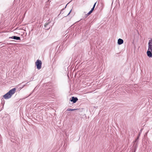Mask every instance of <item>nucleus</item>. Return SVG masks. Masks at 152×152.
<instances>
[{
  "instance_id": "1",
  "label": "nucleus",
  "mask_w": 152,
  "mask_h": 152,
  "mask_svg": "<svg viewBox=\"0 0 152 152\" xmlns=\"http://www.w3.org/2000/svg\"><path fill=\"white\" fill-rule=\"evenodd\" d=\"M16 88H14L10 90L7 93L3 96V97L5 99H7L10 98L12 95L15 92Z\"/></svg>"
},
{
  "instance_id": "2",
  "label": "nucleus",
  "mask_w": 152,
  "mask_h": 152,
  "mask_svg": "<svg viewBox=\"0 0 152 152\" xmlns=\"http://www.w3.org/2000/svg\"><path fill=\"white\" fill-rule=\"evenodd\" d=\"M42 64V62L40 60H37V61L35 62V64L37 66V68L38 69H40L41 68Z\"/></svg>"
},
{
  "instance_id": "3",
  "label": "nucleus",
  "mask_w": 152,
  "mask_h": 152,
  "mask_svg": "<svg viewBox=\"0 0 152 152\" xmlns=\"http://www.w3.org/2000/svg\"><path fill=\"white\" fill-rule=\"evenodd\" d=\"M152 51V40L151 39L149 40L148 43V50Z\"/></svg>"
},
{
  "instance_id": "4",
  "label": "nucleus",
  "mask_w": 152,
  "mask_h": 152,
  "mask_svg": "<svg viewBox=\"0 0 152 152\" xmlns=\"http://www.w3.org/2000/svg\"><path fill=\"white\" fill-rule=\"evenodd\" d=\"M78 99L77 97H75L73 96L72 98V99L70 100L71 102H72L74 103L76 102L78 100Z\"/></svg>"
},
{
  "instance_id": "5",
  "label": "nucleus",
  "mask_w": 152,
  "mask_h": 152,
  "mask_svg": "<svg viewBox=\"0 0 152 152\" xmlns=\"http://www.w3.org/2000/svg\"><path fill=\"white\" fill-rule=\"evenodd\" d=\"M9 39H12L16 40H20V37L16 36H13L12 37H9Z\"/></svg>"
},
{
  "instance_id": "6",
  "label": "nucleus",
  "mask_w": 152,
  "mask_h": 152,
  "mask_svg": "<svg viewBox=\"0 0 152 152\" xmlns=\"http://www.w3.org/2000/svg\"><path fill=\"white\" fill-rule=\"evenodd\" d=\"M152 51H151V50H148L147 53V56L149 57H152Z\"/></svg>"
},
{
  "instance_id": "7",
  "label": "nucleus",
  "mask_w": 152,
  "mask_h": 152,
  "mask_svg": "<svg viewBox=\"0 0 152 152\" xmlns=\"http://www.w3.org/2000/svg\"><path fill=\"white\" fill-rule=\"evenodd\" d=\"M123 42L124 41L122 39L120 38L118 39V43L119 45L122 44Z\"/></svg>"
},
{
  "instance_id": "8",
  "label": "nucleus",
  "mask_w": 152,
  "mask_h": 152,
  "mask_svg": "<svg viewBox=\"0 0 152 152\" xmlns=\"http://www.w3.org/2000/svg\"><path fill=\"white\" fill-rule=\"evenodd\" d=\"M51 21H48L45 24L44 26L45 28L47 27V26L50 23Z\"/></svg>"
},
{
  "instance_id": "9",
  "label": "nucleus",
  "mask_w": 152,
  "mask_h": 152,
  "mask_svg": "<svg viewBox=\"0 0 152 152\" xmlns=\"http://www.w3.org/2000/svg\"><path fill=\"white\" fill-rule=\"evenodd\" d=\"M77 110V109H71V108H68L67 110L68 111H73L76 110Z\"/></svg>"
},
{
  "instance_id": "10",
  "label": "nucleus",
  "mask_w": 152,
  "mask_h": 152,
  "mask_svg": "<svg viewBox=\"0 0 152 152\" xmlns=\"http://www.w3.org/2000/svg\"><path fill=\"white\" fill-rule=\"evenodd\" d=\"M92 12H91V11H90L87 14H86V17L87 16H88Z\"/></svg>"
},
{
  "instance_id": "11",
  "label": "nucleus",
  "mask_w": 152,
  "mask_h": 152,
  "mask_svg": "<svg viewBox=\"0 0 152 152\" xmlns=\"http://www.w3.org/2000/svg\"><path fill=\"white\" fill-rule=\"evenodd\" d=\"M94 7H93L91 9V10H90V11H91V12H92V11L94 10Z\"/></svg>"
},
{
  "instance_id": "12",
  "label": "nucleus",
  "mask_w": 152,
  "mask_h": 152,
  "mask_svg": "<svg viewBox=\"0 0 152 152\" xmlns=\"http://www.w3.org/2000/svg\"><path fill=\"white\" fill-rule=\"evenodd\" d=\"M96 3H95V4H94V5L93 6V7H94L95 8V5L96 4Z\"/></svg>"
},
{
  "instance_id": "13",
  "label": "nucleus",
  "mask_w": 152,
  "mask_h": 152,
  "mask_svg": "<svg viewBox=\"0 0 152 152\" xmlns=\"http://www.w3.org/2000/svg\"><path fill=\"white\" fill-rule=\"evenodd\" d=\"M71 11H72V10H71L70 11V12H69V13L68 14V15H67V16L68 15L70 14V12H71Z\"/></svg>"
},
{
  "instance_id": "14",
  "label": "nucleus",
  "mask_w": 152,
  "mask_h": 152,
  "mask_svg": "<svg viewBox=\"0 0 152 152\" xmlns=\"http://www.w3.org/2000/svg\"><path fill=\"white\" fill-rule=\"evenodd\" d=\"M26 11L25 13H24V17H25V15L26 13Z\"/></svg>"
},
{
  "instance_id": "15",
  "label": "nucleus",
  "mask_w": 152,
  "mask_h": 152,
  "mask_svg": "<svg viewBox=\"0 0 152 152\" xmlns=\"http://www.w3.org/2000/svg\"><path fill=\"white\" fill-rule=\"evenodd\" d=\"M50 28V27H49L48 28H47V30H49V29Z\"/></svg>"
},
{
  "instance_id": "16",
  "label": "nucleus",
  "mask_w": 152,
  "mask_h": 152,
  "mask_svg": "<svg viewBox=\"0 0 152 152\" xmlns=\"http://www.w3.org/2000/svg\"><path fill=\"white\" fill-rule=\"evenodd\" d=\"M4 44H5L6 45H7L8 44V43H4Z\"/></svg>"
},
{
  "instance_id": "17",
  "label": "nucleus",
  "mask_w": 152,
  "mask_h": 152,
  "mask_svg": "<svg viewBox=\"0 0 152 152\" xmlns=\"http://www.w3.org/2000/svg\"><path fill=\"white\" fill-rule=\"evenodd\" d=\"M3 101H4V99H3V98H2L1 99V101H3Z\"/></svg>"
},
{
  "instance_id": "18",
  "label": "nucleus",
  "mask_w": 152,
  "mask_h": 152,
  "mask_svg": "<svg viewBox=\"0 0 152 152\" xmlns=\"http://www.w3.org/2000/svg\"><path fill=\"white\" fill-rule=\"evenodd\" d=\"M138 138H137V139L135 140V141H136L138 139Z\"/></svg>"
}]
</instances>
